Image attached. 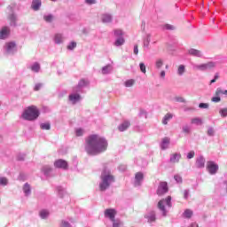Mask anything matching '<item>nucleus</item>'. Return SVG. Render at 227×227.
Listing matches in <instances>:
<instances>
[{
  "instance_id": "8",
  "label": "nucleus",
  "mask_w": 227,
  "mask_h": 227,
  "mask_svg": "<svg viewBox=\"0 0 227 227\" xmlns=\"http://www.w3.org/2000/svg\"><path fill=\"white\" fill-rule=\"evenodd\" d=\"M116 210L113 208H108L105 210V216L109 217L110 220L114 221V217H116Z\"/></svg>"
},
{
  "instance_id": "1",
  "label": "nucleus",
  "mask_w": 227,
  "mask_h": 227,
  "mask_svg": "<svg viewBox=\"0 0 227 227\" xmlns=\"http://www.w3.org/2000/svg\"><path fill=\"white\" fill-rule=\"evenodd\" d=\"M86 152L89 155H98V153H102L107 150V140L101 137L98 135H90L86 140Z\"/></svg>"
},
{
  "instance_id": "40",
  "label": "nucleus",
  "mask_w": 227,
  "mask_h": 227,
  "mask_svg": "<svg viewBox=\"0 0 227 227\" xmlns=\"http://www.w3.org/2000/svg\"><path fill=\"white\" fill-rule=\"evenodd\" d=\"M164 65V61H162V59H158L156 61V68H160V67H162Z\"/></svg>"
},
{
  "instance_id": "11",
  "label": "nucleus",
  "mask_w": 227,
  "mask_h": 227,
  "mask_svg": "<svg viewBox=\"0 0 227 227\" xmlns=\"http://www.w3.org/2000/svg\"><path fill=\"white\" fill-rule=\"evenodd\" d=\"M145 178L143 172H137L135 175V185H141V181Z\"/></svg>"
},
{
  "instance_id": "51",
  "label": "nucleus",
  "mask_w": 227,
  "mask_h": 227,
  "mask_svg": "<svg viewBox=\"0 0 227 227\" xmlns=\"http://www.w3.org/2000/svg\"><path fill=\"white\" fill-rule=\"evenodd\" d=\"M194 155H196V153H194V151H192L188 153L187 159H193Z\"/></svg>"
},
{
  "instance_id": "34",
  "label": "nucleus",
  "mask_w": 227,
  "mask_h": 227,
  "mask_svg": "<svg viewBox=\"0 0 227 227\" xmlns=\"http://www.w3.org/2000/svg\"><path fill=\"white\" fill-rule=\"evenodd\" d=\"M163 29L173 31V29H175V27L173 25H170V24H166V25L163 26Z\"/></svg>"
},
{
  "instance_id": "39",
  "label": "nucleus",
  "mask_w": 227,
  "mask_h": 227,
  "mask_svg": "<svg viewBox=\"0 0 227 227\" xmlns=\"http://www.w3.org/2000/svg\"><path fill=\"white\" fill-rule=\"evenodd\" d=\"M43 19L46 22H52V19H54V16L50 14V15L44 16Z\"/></svg>"
},
{
  "instance_id": "55",
  "label": "nucleus",
  "mask_w": 227,
  "mask_h": 227,
  "mask_svg": "<svg viewBox=\"0 0 227 227\" xmlns=\"http://www.w3.org/2000/svg\"><path fill=\"white\" fill-rule=\"evenodd\" d=\"M85 3H87V4H95L97 3L96 0H85Z\"/></svg>"
},
{
  "instance_id": "2",
  "label": "nucleus",
  "mask_w": 227,
  "mask_h": 227,
  "mask_svg": "<svg viewBox=\"0 0 227 227\" xmlns=\"http://www.w3.org/2000/svg\"><path fill=\"white\" fill-rule=\"evenodd\" d=\"M38 116H40V110L35 106L27 107L21 114V118L27 121H35V120L38 119Z\"/></svg>"
},
{
  "instance_id": "35",
  "label": "nucleus",
  "mask_w": 227,
  "mask_h": 227,
  "mask_svg": "<svg viewBox=\"0 0 227 227\" xmlns=\"http://www.w3.org/2000/svg\"><path fill=\"white\" fill-rule=\"evenodd\" d=\"M140 67V70L143 74H146V66L145 65V63L141 62L139 64Z\"/></svg>"
},
{
  "instance_id": "20",
  "label": "nucleus",
  "mask_w": 227,
  "mask_h": 227,
  "mask_svg": "<svg viewBox=\"0 0 227 227\" xmlns=\"http://www.w3.org/2000/svg\"><path fill=\"white\" fill-rule=\"evenodd\" d=\"M171 118H173V114H167L162 121L163 125H168V121H169V120H171Z\"/></svg>"
},
{
  "instance_id": "62",
  "label": "nucleus",
  "mask_w": 227,
  "mask_h": 227,
  "mask_svg": "<svg viewBox=\"0 0 227 227\" xmlns=\"http://www.w3.org/2000/svg\"><path fill=\"white\" fill-rule=\"evenodd\" d=\"M18 160H20V155H18Z\"/></svg>"
},
{
  "instance_id": "47",
  "label": "nucleus",
  "mask_w": 227,
  "mask_h": 227,
  "mask_svg": "<svg viewBox=\"0 0 227 227\" xmlns=\"http://www.w3.org/2000/svg\"><path fill=\"white\" fill-rule=\"evenodd\" d=\"M219 79V73H216L215 74V78L211 80L210 84H214V82H216V81Z\"/></svg>"
},
{
  "instance_id": "36",
  "label": "nucleus",
  "mask_w": 227,
  "mask_h": 227,
  "mask_svg": "<svg viewBox=\"0 0 227 227\" xmlns=\"http://www.w3.org/2000/svg\"><path fill=\"white\" fill-rule=\"evenodd\" d=\"M0 185H8V179L6 177H1Z\"/></svg>"
},
{
  "instance_id": "44",
  "label": "nucleus",
  "mask_w": 227,
  "mask_h": 227,
  "mask_svg": "<svg viewBox=\"0 0 227 227\" xmlns=\"http://www.w3.org/2000/svg\"><path fill=\"white\" fill-rule=\"evenodd\" d=\"M199 107H200V109H208V104H207V103H200V104L199 105Z\"/></svg>"
},
{
  "instance_id": "14",
  "label": "nucleus",
  "mask_w": 227,
  "mask_h": 227,
  "mask_svg": "<svg viewBox=\"0 0 227 227\" xmlns=\"http://www.w3.org/2000/svg\"><path fill=\"white\" fill-rule=\"evenodd\" d=\"M69 100L72 104H77L81 100V96L79 94L69 95Z\"/></svg>"
},
{
  "instance_id": "9",
  "label": "nucleus",
  "mask_w": 227,
  "mask_h": 227,
  "mask_svg": "<svg viewBox=\"0 0 227 227\" xmlns=\"http://www.w3.org/2000/svg\"><path fill=\"white\" fill-rule=\"evenodd\" d=\"M9 35H10V28L8 27H2V30L0 31L1 40H4V38H8Z\"/></svg>"
},
{
  "instance_id": "23",
  "label": "nucleus",
  "mask_w": 227,
  "mask_h": 227,
  "mask_svg": "<svg viewBox=\"0 0 227 227\" xmlns=\"http://www.w3.org/2000/svg\"><path fill=\"white\" fill-rule=\"evenodd\" d=\"M189 54H191L192 56H201V51L199 50H194V49H191L189 50Z\"/></svg>"
},
{
  "instance_id": "12",
  "label": "nucleus",
  "mask_w": 227,
  "mask_h": 227,
  "mask_svg": "<svg viewBox=\"0 0 227 227\" xmlns=\"http://www.w3.org/2000/svg\"><path fill=\"white\" fill-rule=\"evenodd\" d=\"M7 52H13V50L16 49L17 44L15 42H9L5 44Z\"/></svg>"
},
{
  "instance_id": "19",
  "label": "nucleus",
  "mask_w": 227,
  "mask_h": 227,
  "mask_svg": "<svg viewBox=\"0 0 227 227\" xmlns=\"http://www.w3.org/2000/svg\"><path fill=\"white\" fill-rule=\"evenodd\" d=\"M101 19L102 22H104L105 24H107L111 22V20H113V17H111V15L109 14H103Z\"/></svg>"
},
{
  "instance_id": "27",
  "label": "nucleus",
  "mask_w": 227,
  "mask_h": 227,
  "mask_svg": "<svg viewBox=\"0 0 227 227\" xmlns=\"http://www.w3.org/2000/svg\"><path fill=\"white\" fill-rule=\"evenodd\" d=\"M148 219V223H155V213H151L149 215L145 216Z\"/></svg>"
},
{
  "instance_id": "26",
  "label": "nucleus",
  "mask_w": 227,
  "mask_h": 227,
  "mask_svg": "<svg viewBox=\"0 0 227 227\" xmlns=\"http://www.w3.org/2000/svg\"><path fill=\"white\" fill-rule=\"evenodd\" d=\"M23 191L25 192V194L27 196L29 194H31V186H29V184H26L23 187Z\"/></svg>"
},
{
  "instance_id": "21",
  "label": "nucleus",
  "mask_w": 227,
  "mask_h": 227,
  "mask_svg": "<svg viewBox=\"0 0 227 227\" xmlns=\"http://www.w3.org/2000/svg\"><path fill=\"white\" fill-rule=\"evenodd\" d=\"M123 43H125V39H124L123 37H119V38L115 41L114 45H115L116 47H120V46L123 45Z\"/></svg>"
},
{
  "instance_id": "4",
  "label": "nucleus",
  "mask_w": 227,
  "mask_h": 227,
  "mask_svg": "<svg viewBox=\"0 0 227 227\" xmlns=\"http://www.w3.org/2000/svg\"><path fill=\"white\" fill-rule=\"evenodd\" d=\"M164 205L171 207V196H168L167 199L161 200L158 202V208L163 212V215H166V207Z\"/></svg>"
},
{
  "instance_id": "13",
  "label": "nucleus",
  "mask_w": 227,
  "mask_h": 227,
  "mask_svg": "<svg viewBox=\"0 0 227 227\" xmlns=\"http://www.w3.org/2000/svg\"><path fill=\"white\" fill-rule=\"evenodd\" d=\"M129 127H130V122L129 121H125L118 127V129L120 132H125V130H127V129H129Z\"/></svg>"
},
{
  "instance_id": "49",
  "label": "nucleus",
  "mask_w": 227,
  "mask_h": 227,
  "mask_svg": "<svg viewBox=\"0 0 227 227\" xmlns=\"http://www.w3.org/2000/svg\"><path fill=\"white\" fill-rule=\"evenodd\" d=\"M88 84V82L84 80H81L78 86L79 88H82V86H86Z\"/></svg>"
},
{
  "instance_id": "18",
  "label": "nucleus",
  "mask_w": 227,
  "mask_h": 227,
  "mask_svg": "<svg viewBox=\"0 0 227 227\" xmlns=\"http://www.w3.org/2000/svg\"><path fill=\"white\" fill-rule=\"evenodd\" d=\"M169 137H165L163 139H162V142H161V149L162 150H166V148H168V145H169Z\"/></svg>"
},
{
  "instance_id": "63",
  "label": "nucleus",
  "mask_w": 227,
  "mask_h": 227,
  "mask_svg": "<svg viewBox=\"0 0 227 227\" xmlns=\"http://www.w3.org/2000/svg\"><path fill=\"white\" fill-rule=\"evenodd\" d=\"M166 68H168V66H166Z\"/></svg>"
},
{
  "instance_id": "3",
  "label": "nucleus",
  "mask_w": 227,
  "mask_h": 227,
  "mask_svg": "<svg viewBox=\"0 0 227 227\" xmlns=\"http://www.w3.org/2000/svg\"><path fill=\"white\" fill-rule=\"evenodd\" d=\"M101 180L99 189L100 191H106L111 184L114 183V176L111 175V171L107 170V168H105L101 174Z\"/></svg>"
},
{
  "instance_id": "31",
  "label": "nucleus",
  "mask_w": 227,
  "mask_h": 227,
  "mask_svg": "<svg viewBox=\"0 0 227 227\" xmlns=\"http://www.w3.org/2000/svg\"><path fill=\"white\" fill-rule=\"evenodd\" d=\"M185 72V67L184 65H180L177 69V73L179 75H182Z\"/></svg>"
},
{
  "instance_id": "7",
  "label": "nucleus",
  "mask_w": 227,
  "mask_h": 227,
  "mask_svg": "<svg viewBox=\"0 0 227 227\" xmlns=\"http://www.w3.org/2000/svg\"><path fill=\"white\" fill-rule=\"evenodd\" d=\"M168 183L167 182H161L160 183V185L157 190L158 196H164L166 192H168Z\"/></svg>"
},
{
  "instance_id": "53",
  "label": "nucleus",
  "mask_w": 227,
  "mask_h": 227,
  "mask_svg": "<svg viewBox=\"0 0 227 227\" xmlns=\"http://www.w3.org/2000/svg\"><path fill=\"white\" fill-rule=\"evenodd\" d=\"M40 88H42V83H37V84H35L34 90H35V91H39Z\"/></svg>"
},
{
  "instance_id": "50",
  "label": "nucleus",
  "mask_w": 227,
  "mask_h": 227,
  "mask_svg": "<svg viewBox=\"0 0 227 227\" xmlns=\"http://www.w3.org/2000/svg\"><path fill=\"white\" fill-rule=\"evenodd\" d=\"M211 100L212 102H215V103L221 102V98L219 96L213 97Z\"/></svg>"
},
{
  "instance_id": "64",
  "label": "nucleus",
  "mask_w": 227,
  "mask_h": 227,
  "mask_svg": "<svg viewBox=\"0 0 227 227\" xmlns=\"http://www.w3.org/2000/svg\"><path fill=\"white\" fill-rule=\"evenodd\" d=\"M51 1H56V0H51Z\"/></svg>"
},
{
  "instance_id": "43",
  "label": "nucleus",
  "mask_w": 227,
  "mask_h": 227,
  "mask_svg": "<svg viewBox=\"0 0 227 227\" xmlns=\"http://www.w3.org/2000/svg\"><path fill=\"white\" fill-rule=\"evenodd\" d=\"M220 114H221V116H223V118H226V116H227V108H223V109L220 110Z\"/></svg>"
},
{
  "instance_id": "56",
  "label": "nucleus",
  "mask_w": 227,
  "mask_h": 227,
  "mask_svg": "<svg viewBox=\"0 0 227 227\" xmlns=\"http://www.w3.org/2000/svg\"><path fill=\"white\" fill-rule=\"evenodd\" d=\"M139 53V49L137 48V44L134 46V54L137 55Z\"/></svg>"
},
{
  "instance_id": "15",
  "label": "nucleus",
  "mask_w": 227,
  "mask_h": 227,
  "mask_svg": "<svg viewBox=\"0 0 227 227\" xmlns=\"http://www.w3.org/2000/svg\"><path fill=\"white\" fill-rule=\"evenodd\" d=\"M32 9L37 12V10H40V6H42V1L41 0H33L32 2Z\"/></svg>"
},
{
  "instance_id": "28",
  "label": "nucleus",
  "mask_w": 227,
  "mask_h": 227,
  "mask_svg": "<svg viewBox=\"0 0 227 227\" xmlns=\"http://www.w3.org/2000/svg\"><path fill=\"white\" fill-rule=\"evenodd\" d=\"M111 70H112L111 65L106 66L102 68V74H109Z\"/></svg>"
},
{
  "instance_id": "58",
  "label": "nucleus",
  "mask_w": 227,
  "mask_h": 227,
  "mask_svg": "<svg viewBox=\"0 0 227 227\" xmlns=\"http://www.w3.org/2000/svg\"><path fill=\"white\" fill-rule=\"evenodd\" d=\"M160 77H166V72L165 71H161L160 72Z\"/></svg>"
},
{
  "instance_id": "57",
  "label": "nucleus",
  "mask_w": 227,
  "mask_h": 227,
  "mask_svg": "<svg viewBox=\"0 0 227 227\" xmlns=\"http://www.w3.org/2000/svg\"><path fill=\"white\" fill-rule=\"evenodd\" d=\"M207 134L208 136H213L214 135V129L210 128L207 129Z\"/></svg>"
},
{
  "instance_id": "17",
  "label": "nucleus",
  "mask_w": 227,
  "mask_h": 227,
  "mask_svg": "<svg viewBox=\"0 0 227 227\" xmlns=\"http://www.w3.org/2000/svg\"><path fill=\"white\" fill-rule=\"evenodd\" d=\"M195 164L197 168H205V158L203 156L197 158Z\"/></svg>"
},
{
  "instance_id": "46",
  "label": "nucleus",
  "mask_w": 227,
  "mask_h": 227,
  "mask_svg": "<svg viewBox=\"0 0 227 227\" xmlns=\"http://www.w3.org/2000/svg\"><path fill=\"white\" fill-rule=\"evenodd\" d=\"M114 35L115 36H121L123 35V31H121V29H116L114 31Z\"/></svg>"
},
{
  "instance_id": "37",
  "label": "nucleus",
  "mask_w": 227,
  "mask_h": 227,
  "mask_svg": "<svg viewBox=\"0 0 227 227\" xmlns=\"http://www.w3.org/2000/svg\"><path fill=\"white\" fill-rule=\"evenodd\" d=\"M40 215L42 217V219H45V217H47V215H49V211L47 210H42L40 212Z\"/></svg>"
},
{
  "instance_id": "52",
  "label": "nucleus",
  "mask_w": 227,
  "mask_h": 227,
  "mask_svg": "<svg viewBox=\"0 0 227 227\" xmlns=\"http://www.w3.org/2000/svg\"><path fill=\"white\" fill-rule=\"evenodd\" d=\"M183 132H185V134H189V132H191V129H189L188 126H184L183 128Z\"/></svg>"
},
{
  "instance_id": "54",
  "label": "nucleus",
  "mask_w": 227,
  "mask_h": 227,
  "mask_svg": "<svg viewBox=\"0 0 227 227\" xmlns=\"http://www.w3.org/2000/svg\"><path fill=\"white\" fill-rule=\"evenodd\" d=\"M150 45V38L144 40V47H148Z\"/></svg>"
},
{
  "instance_id": "10",
  "label": "nucleus",
  "mask_w": 227,
  "mask_h": 227,
  "mask_svg": "<svg viewBox=\"0 0 227 227\" xmlns=\"http://www.w3.org/2000/svg\"><path fill=\"white\" fill-rule=\"evenodd\" d=\"M215 67V64H214V62H208L207 64H202L200 66H198L197 68H199V70H208L210 68H214Z\"/></svg>"
},
{
  "instance_id": "16",
  "label": "nucleus",
  "mask_w": 227,
  "mask_h": 227,
  "mask_svg": "<svg viewBox=\"0 0 227 227\" xmlns=\"http://www.w3.org/2000/svg\"><path fill=\"white\" fill-rule=\"evenodd\" d=\"M180 159H182L181 154L174 153L170 158V162H172V164H176V162H180Z\"/></svg>"
},
{
  "instance_id": "33",
  "label": "nucleus",
  "mask_w": 227,
  "mask_h": 227,
  "mask_svg": "<svg viewBox=\"0 0 227 227\" xmlns=\"http://www.w3.org/2000/svg\"><path fill=\"white\" fill-rule=\"evenodd\" d=\"M43 171L45 175H49V173H51V171H52V168L49 166H45L43 168Z\"/></svg>"
},
{
  "instance_id": "5",
  "label": "nucleus",
  "mask_w": 227,
  "mask_h": 227,
  "mask_svg": "<svg viewBox=\"0 0 227 227\" xmlns=\"http://www.w3.org/2000/svg\"><path fill=\"white\" fill-rule=\"evenodd\" d=\"M207 169L209 173V175H215L217 171H219V165H217L214 161H207Z\"/></svg>"
},
{
  "instance_id": "25",
  "label": "nucleus",
  "mask_w": 227,
  "mask_h": 227,
  "mask_svg": "<svg viewBox=\"0 0 227 227\" xmlns=\"http://www.w3.org/2000/svg\"><path fill=\"white\" fill-rule=\"evenodd\" d=\"M31 71L32 72H40V64L38 62L34 63V65L31 67Z\"/></svg>"
},
{
  "instance_id": "59",
  "label": "nucleus",
  "mask_w": 227,
  "mask_h": 227,
  "mask_svg": "<svg viewBox=\"0 0 227 227\" xmlns=\"http://www.w3.org/2000/svg\"><path fill=\"white\" fill-rule=\"evenodd\" d=\"M177 102H185V99L184 98H177Z\"/></svg>"
},
{
  "instance_id": "6",
  "label": "nucleus",
  "mask_w": 227,
  "mask_h": 227,
  "mask_svg": "<svg viewBox=\"0 0 227 227\" xmlns=\"http://www.w3.org/2000/svg\"><path fill=\"white\" fill-rule=\"evenodd\" d=\"M54 167L58 169H68V162L65 160L59 159L55 160Z\"/></svg>"
},
{
  "instance_id": "48",
  "label": "nucleus",
  "mask_w": 227,
  "mask_h": 227,
  "mask_svg": "<svg viewBox=\"0 0 227 227\" xmlns=\"http://www.w3.org/2000/svg\"><path fill=\"white\" fill-rule=\"evenodd\" d=\"M113 222V227H120V225L121 224V223H120V221H116L115 219H114Z\"/></svg>"
},
{
  "instance_id": "32",
  "label": "nucleus",
  "mask_w": 227,
  "mask_h": 227,
  "mask_svg": "<svg viewBox=\"0 0 227 227\" xmlns=\"http://www.w3.org/2000/svg\"><path fill=\"white\" fill-rule=\"evenodd\" d=\"M41 129L43 130H51V124L50 123H43V124H41Z\"/></svg>"
},
{
  "instance_id": "30",
  "label": "nucleus",
  "mask_w": 227,
  "mask_h": 227,
  "mask_svg": "<svg viewBox=\"0 0 227 227\" xmlns=\"http://www.w3.org/2000/svg\"><path fill=\"white\" fill-rule=\"evenodd\" d=\"M136 82L133 79L128 80L125 82L126 88H131V86H134V83Z\"/></svg>"
},
{
  "instance_id": "41",
  "label": "nucleus",
  "mask_w": 227,
  "mask_h": 227,
  "mask_svg": "<svg viewBox=\"0 0 227 227\" xmlns=\"http://www.w3.org/2000/svg\"><path fill=\"white\" fill-rule=\"evenodd\" d=\"M75 134L77 136V137L82 136V134H84V130L82 129H77L75 131Z\"/></svg>"
},
{
  "instance_id": "61",
  "label": "nucleus",
  "mask_w": 227,
  "mask_h": 227,
  "mask_svg": "<svg viewBox=\"0 0 227 227\" xmlns=\"http://www.w3.org/2000/svg\"><path fill=\"white\" fill-rule=\"evenodd\" d=\"M11 20H15V17L13 15L11 16Z\"/></svg>"
},
{
  "instance_id": "29",
  "label": "nucleus",
  "mask_w": 227,
  "mask_h": 227,
  "mask_svg": "<svg viewBox=\"0 0 227 227\" xmlns=\"http://www.w3.org/2000/svg\"><path fill=\"white\" fill-rule=\"evenodd\" d=\"M192 123H193L194 125H201L203 123V121H201V119L200 118H193L192 119Z\"/></svg>"
},
{
  "instance_id": "42",
  "label": "nucleus",
  "mask_w": 227,
  "mask_h": 227,
  "mask_svg": "<svg viewBox=\"0 0 227 227\" xmlns=\"http://www.w3.org/2000/svg\"><path fill=\"white\" fill-rule=\"evenodd\" d=\"M174 179L176 180V182L177 184H182V182H183L182 176H180L179 175L174 176Z\"/></svg>"
},
{
  "instance_id": "24",
  "label": "nucleus",
  "mask_w": 227,
  "mask_h": 227,
  "mask_svg": "<svg viewBox=\"0 0 227 227\" xmlns=\"http://www.w3.org/2000/svg\"><path fill=\"white\" fill-rule=\"evenodd\" d=\"M55 43H61L63 42V35L56 34L54 37Z\"/></svg>"
},
{
  "instance_id": "22",
  "label": "nucleus",
  "mask_w": 227,
  "mask_h": 227,
  "mask_svg": "<svg viewBox=\"0 0 227 227\" xmlns=\"http://www.w3.org/2000/svg\"><path fill=\"white\" fill-rule=\"evenodd\" d=\"M184 217H185L186 219H191L192 217V210L191 209H186L184 214H183Z\"/></svg>"
},
{
  "instance_id": "60",
  "label": "nucleus",
  "mask_w": 227,
  "mask_h": 227,
  "mask_svg": "<svg viewBox=\"0 0 227 227\" xmlns=\"http://www.w3.org/2000/svg\"><path fill=\"white\" fill-rule=\"evenodd\" d=\"M189 227H199V226H198V223H192Z\"/></svg>"
},
{
  "instance_id": "38",
  "label": "nucleus",
  "mask_w": 227,
  "mask_h": 227,
  "mask_svg": "<svg viewBox=\"0 0 227 227\" xmlns=\"http://www.w3.org/2000/svg\"><path fill=\"white\" fill-rule=\"evenodd\" d=\"M76 47H77V43L72 42V43L67 46V49H69V51H72V50L75 49Z\"/></svg>"
},
{
  "instance_id": "45",
  "label": "nucleus",
  "mask_w": 227,
  "mask_h": 227,
  "mask_svg": "<svg viewBox=\"0 0 227 227\" xmlns=\"http://www.w3.org/2000/svg\"><path fill=\"white\" fill-rule=\"evenodd\" d=\"M183 197L184 198V200H187L189 198V192L187 190H184L182 192Z\"/></svg>"
}]
</instances>
